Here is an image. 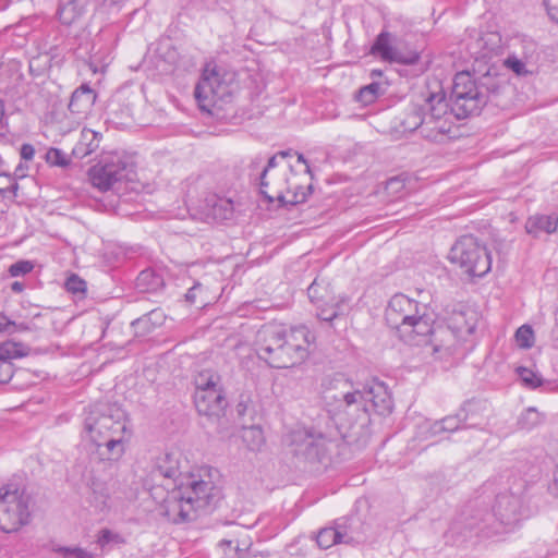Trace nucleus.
I'll return each mask as SVG.
<instances>
[{
	"label": "nucleus",
	"instance_id": "1",
	"mask_svg": "<svg viewBox=\"0 0 558 558\" xmlns=\"http://www.w3.org/2000/svg\"><path fill=\"white\" fill-rule=\"evenodd\" d=\"M223 497L222 474L203 465L182 476L165 499L163 508L170 520L184 521L198 509L216 508Z\"/></svg>",
	"mask_w": 558,
	"mask_h": 558
},
{
	"label": "nucleus",
	"instance_id": "2",
	"mask_svg": "<svg viewBox=\"0 0 558 558\" xmlns=\"http://www.w3.org/2000/svg\"><path fill=\"white\" fill-rule=\"evenodd\" d=\"M504 80L494 69L474 76L470 72L454 75L450 96V111L457 119L478 114L487 105L490 96L497 95Z\"/></svg>",
	"mask_w": 558,
	"mask_h": 558
},
{
	"label": "nucleus",
	"instance_id": "3",
	"mask_svg": "<svg viewBox=\"0 0 558 558\" xmlns=\"http://www.w3.org/2000/svg\"><path fill=\"white\" fill-rule=\"evenodd\" d=\"M314 340L305 327L269 329L263 333L257 352L271 367L288 368L308 356Z\"/></svg>",
	"mask_w": 558,
	"mask_h": 558
},
{
	"label": "nucleus",
	"instance_id": "4",
	"mask_svg": "<svg viewBox=\"0 0 558 558\" xmlns=\"http://www.w3.org/2000/svg\"><path fill=\"white\" fill-rule=\"evenodd\" d=\"M291 154V149L281 150L270 157L259 175L260 192L269 202L278 201L282 205H298L306 202L312 194L313 185L310 183L303 187L296 174L293 173L292 166L279 161Z\"/></svg>",
	"mask_w": 558,
	"mask_h": 558
},
{
	"label": "nucleus",
	"instance_id": "5",
	"mask_svg": "<svg viewBox=\"0 0 558 558\" xmlns=\"http://www.w3.org/2000/svg\"><path fill=\"white\" fill-rule=\"evenodd\" d=\"M29 496L24 487L9 483L0 487V529L15 532L31 519Z\"/></svg>",
	"mask_w": 558,
	"mask_h": 558
},
{
	"label": "nucleus",
	"instance_id": "6",
	"mask_svg": "<svg viewBox=\"0 0 558 558\" xmlns=\"http://www.w3.org/2000/svg\"><path fill=\"white\" fill-rule=\"evenodd\" d=\"M448 257L469 276L482 277L490 270L492 259L486 247L470 234L456 241Z\"/></svg>",
	"mask_w": 558,
	"mask_h": 558
},
{
	"label": "nucleus",
	"instance_id": "7",
	"mask_svg": "<svg viewBox=\"0 0 558 558\" xmlns=\"http://www.w3.org/2000/svg\"><path fill=\"white\" fill-rule=\"evenodd\" d=\"M134 165L126 156L113 153L105 156L88 170V178L94 187L101 192L113 190L122 181L130 180Z\"/></svg>",
	"mask_w": 558,
	"mask_h": 558
},
{
	"label": "nucleus",
	"instance_id": "8",
	"mask_svg": "<svg viewBox=\"0 0 558 558\" xmlns=\"http://www.w3.org/2000/svg\"><path fill=\"white\" fill-rule=\"evenodd\" d=\"M196 392L194 397L195 407L201 414L218 415L225 407L226 400L219 386V378L208 372L197 375Z\"/></svg>",
	"mask_w": 558,
	"mask_h": 558
},
{
	"label": "nucleus",
	"instance_id": "9",
	"mask_svg": "<svg viewBox=\"0 0 558 558\" xmlns=\"http://www.w3.org/2000/svg\"><path fill=\"white\" fill-rule=\"evenodd\" d=\"M195 98L203 110H208L218 101H223L231 95L230 86L215 70L205 71L194 90Z\"/></svg>",
	"mask_w": 558,
	"mask_h": 558
},
{
	"label": "nucleus",
	"instance_id": "10",
	"mask_svg": "<svg viewBox=\"0 0 558 558\" xmlns=\"http://www.w3.org/2000/svg\"><path fill=\"white\" fill-rule=\"evenodd\" d=\"M395 37L388 32H381L371 48V52L381 60L402 64H415L420 54L415 51L403 53L393 46Z\"/></svg>",
	"mask_w": 558,
	"mask_h": 558
},
{
	"label": "nucleus",
	"instance_id": "11",
	"mask_svg": "<svg viewBox=\"0 0 558 558\" xmlns=\"http://www.w3.org/2000/svg\"><path fill=\"white\" fill-rule=\"evenodd\" d=\"M425 108V119L428 123V131H437L438 133H444L445 126L440 125L439 122L441 119L446 118L448 114H452L450 111V104L447 102L444 93H433L430 94L422 105Z\"/></svg>",
	"mask_w": 558,
	"mask_h": 558
},
{
	"label": "nucleus",
	"instance_id": "12",
	"mask_svg": "<svg viewBox=\"0 0 558 558\" xmlns=\"http://www.w3.org/2000/svg\"><path fill=\"white\" fill-rule=\"evenodd\" d=\"M469 47L472 53L476 54V59H486L504 52L502 37L498 32L483 34Z\"/></svg>",
	"mask_w": 558,
	"mask_h": 558
},
{
	"label": "nucleus",
	"instance_id": "13",
	"mask_svg": "<svg viewBox=\"0 0 558 558\" xmlns=\"http://www.w3.org/2000/svg\"><path fill=\"white\" fill-rule=\"evenodd\" d=\"M95 100V92L87 84H83L73 92L69 110L76 120H82L90 112Z\"/></svg>",
	"mask_w": 558,
	"mask_h": 558
},
{
	"label": "nucleus",
	"instance_id": "14",
	"mask_svg": "<svg viewBox=\"0 0 558 558\" xmlns=\"http://www.w3.org/2000/svg\"><path fill=\"white\" fill-rule=\"evenodd\" d=\"M203 210L207 217L217 221H225L233 217L234 207L230 198L211 194L205 198Z\"/></svg>",
	"mask_w": 558,
	"mask_h": 558
},
{
	"label": "nucleus",
	"instance_id": "15",
	"mask_svg": "<svg viewBox=\"0 0 558 558\" xmlns=\"http://www.w3.org/2000/svg\"><path fill=\"white\" fill-rule=\"evenodd\" d=\"M388 308L396 314H426L427 312L426 304H421L402 293H397L390 299Z\"/></svg>",
	"mask_w": 558,
	"mask_h": 558
},
{
	"label": "nucleus",
	"instance_id": "16",
	"mask_svg": "<svg viewBox=\"0 0 558 558\" xmlns=\"http://www.w3.org/2000/svg\"><path fill=\"white\" fill-rule=\"evenodd\" d=\"M100 138V133L89 129H83L78 142L73 147L72 154L80 159L90 155L99 147Z\"/></svg>",
	"mask_w": 558,
	"mask_h": 558
},
{
	"label": "nucleus",
	"instance_id": "17",
	"mask_svg": "<svg viewBox=\"0 0 558 558\" xmlns=\"http://www.w3.org/2000/svg\"><path fill=\"white\" fill-rule=\"evenodd\" d=\"M216 298V294L210 293L202 282H195L185 293V301L196 310L207 308Z\"/></svg>",
	"mask_w": 558,
	"mask_h": 558
},
{
	"label": "nucleus",
	"instance_id": "18",
	"mask_svg": "<svg viewBox=\"0 0 558 558\" xmlns=\"http://www.w3.org/2000/svg\"><path fill=\"white\" fill-rule=\"evenodd\" d=\"M163 286L162 275L150 268L141 271L135 280V288L141 293L156 292Z\"/></svg>",
	"mask_w": 558,
	"mask_h": 558
},
{
	"label": "nucleus",
	"instance_id": "19",
	"mask_svg": "<svg viewBox=\"0 0 558 558\" xmlns=\"http://www.w3.org/2000/svg\"><path fill=\"white\" fill-rule=\"evenodd\" d=\"M558 225V217L536 215L527 219L525 223V230L533 236H538L539 233H553L556 231Z\"/></svg>",
	"mask_w": 558,
	"mask_h": 558
},
{
	"label": "nucleus",
	"instance_id": "20",
	"mask_svg": "<svg viewBox=\"0 0 558 558\" xmlns=\"http://www.w3.org/2000/svg\"><path fill=\"white\" fill-rule=\"evenodd\" d=\"M29 354V348L15 341H4L0 343V357L2 362L23 359Z\"/></svg>",
	"mask_w": 558,
	"mask_h": 558
},
{
	"label": "nucleus",
	"instance_id": "21",
	"mask_svg": "<svg viewBox=\"0 0 558 558\" xmlns=\"http://www.w3.org/2000/svg\"><path fill=\"white\" fill-rule=\"evenodd\" d=\"M402 126L407 131H415L418 128H429L427 120L425 119V108L422 105H413L411 111L407 114L402 121Z\"/></svg>",
	"mask_w": 558,
	"mask_h": 558
},
{
	"label": "nucleus",
	"instance_id": "22",
	"mask_svg": "<svg viewBox=\"0 0 558 558\" xmlns=\"http://www.w3.org/2000/svg\"><path fill=\"white\" fill-rule=\"evenodd\" d=\"M100 427L105 428L108 432V434H107L108 439H107L106 446L108 447V449L110 451L113 450V448L116 446H122V444L124 442V438L123 437L114 438L113 435L117 432L124 433L125 432L124 424H122L120 422H114L112 418H109V417H104L100 421Z\"/></svg>",
	"mask_w": 558,
	"mask_h": 558
},
{
	"label": "nucleus",
	"instance_id": "23",
	"mask_svg": "<svg viewBox=\"0 0 558 558\" xmlns=\"http://www.w3.org/2000/svg\"><path fill=\"white\" fill-rule=\"evenodd\" d=\"M242 438L247 449L252 451L262 450L266 442L264 430L258 426L245 428Z\"/></svg>",
	"mask_w": 558,
	"mask_h": 558
},
{
	"label": "nucleus",
	"instance_id": "24",
	"mask_svg": "<svg viewBox=\"0 0 558 558\" xmlns=\"http://www.w3.org/2000/svg\"><path fill=\"white\" fill-rule=\"evenodd\" d=\"M228 547L234 548L236 551V558H265L262 554L251 553L250 548L252 542L250 537L245 536L241 541H227L225 543Z\"/></svg>",
	"mask_w": 558,
	"mask_h": 558
},
{
	"label": "nucleus",
	"instance_id": "25",
	"mask_svg": "<svg viewBox=\"0 0 558 558\" xmlns=\"http://www.w3.org/2000/svg\"><path fill=\"white\" fill-rule=\"evenodd\" d=\"M342 535L341 533L333 527H326L318 532L317 534V544L322 548H330L335 544L339 543Z\"/></svg>",
	"mask_w": 558,
	"mask_h": 558
},
{
	"label": "nucleus",
	"instance_id": "26",
	"mask_svg": "<svg viewBox=\"0 0 558 558\" xmlns=\"http://www.w3.org/2000/svg\"><path fill=\"white\" fill-rule=\"evenodd\" d=\"M515 343L521 349H530L535 342L534 331L529 325H523L518 328L514 335Z\"/></svg>",
	"mask_w": 558,
	"mask_h": 558
},
{
	"label": "nucleus",
	"instance_id": "27",
	"mask_svg": "<svg viewBox=\"0 0 558 558\" xmlns=\"http://www.w3.org/2000/svg\"><path fill=\"white\" fill-rule=\"evenodd\" d=\"M380 85L378 83L368 84L362 88L356 94V100L363 105H369L376 100L379 96Z\"/></svg>",
	"mask_w": 558,
	"mask_h": 558
},
{
	"label": "nucleus",
	"instance_id": "28",
	"mask_svg": "<svg viewBox=\"0 0 558 558\" xmlns=\"http://www.w3.org/2000/svg\"><path fill=\"white\" fill-rule=\"evenodd\" d=\"M519 377L522 384L527 388H537L542 385V377L532 368L519 367Z\"/></svg>",
	"mask_w": 558,
	"mask_h": 558
},
{
	"label": "nucleus",
	"instance_id": "29",
	"mask_svg": "<svg viewBox=\"0 0 558 558\" xmlns=\"http://www.w3.org/2000/svg\"><path fill=\"white\" fill-rule=\"evenodd\" d=\"M35 267L34 262L21 259L15 262L9 267V274L11 277H20L29 274Z\"/></svg>",
	"mask_w": 558,
	"mask_h": 558
},
{
	"label": "nucleus",
	"instance_id": "30",
	"mask_svg": "<svg viewBox=\"0 0 558 558\" xmlns=\"http://www.w3.org/2000/svg\"><path fill=\"white\" fill-rule=\"evenodd\" d=\"M25 329L26 327L12 322L8 316H0V335L12 336Z\"/></svg>",
	"mask_w": 558,
	"mask_h": 558
},
{
	"label": "nucleus",
	"instance_id": "31",
	"mask_svg": "<svg viewBox=\"0 0 558 558\" xmlns=\"http://www.w3.org/2000/svg\"><path fill=\"white\" fill-rule=\"evenodd\" d=\"M59 19L63 24L70 25L72 24L77 17L78 13L75 11V5L72 2H69L64 5H62L59 11Z\"/></svg>",
	"mask_w": 558,
	"mask_h": 558
},
{
	"label": "nucleus",
	"instance_id": "32",
	"mask_svg": "<svg viewBox=\"0 0 558 558\" xmlns=\"http://www.w3.org/2000/svg\"><path fill=\"white\" fill-rule=\"evenodd\" d=\"M65 288L73 294L84 293L86 290V282L77 275H71L65 281Z\"/></svg>",
	"mask_w": 558,
	"mask_h": 558
},
{
	"label": "nucleus",
	"instance_id": "33",
	"mask_svg": "<svg viewBox=\"0 0 558 558\" xmlns=\"http://www.w3.org/2000/svg\"><path fill=\"white\" fill-rule=\"evenodd\" d=\"M17 189L19 184L14 178L9 174H0V193L2 195H7L8 193L16 195Z\"/></svg>",
	"mask_w": 558,
	"mask_h": 558
},
{
	"label": "nucleus",
	"instance_id": "34",
	"mask_svg": "<svg viewBox=\"0 0 558 558\" xmlns=\"http://www.w3.org/2000/svg\"><path fill=\"white\" fill-rule=\"evenodd\" d=\"M47 161L53 166L64 167L68 165L65 155L58 148H50L47 153Z\"/></svg>",
	"mask_w": 558,
	"mask_h": 558
},
{
	"label": "nucleus",
	"instance_id": "35",
	"mask_svg": "<svg viewBox=\"0 0 558 558\" xmlns=\"http://www.w3.org/2000/svg\"><path fill=\"white\" fill-rule=\"evenodd\" d=\"M404 179L400 177L390 178L386 183V190L390 194H399L404 190Z\"/></svg>",
	"mask_w": 558,
	"mask_h": 558
},
{
	"label": "nucleus",
	"instance_id": "36",
	"mask_svg": "<svg viewBox=\"0 0 558 558\" xmlns=\"http://www.w3.org/2000/svg\"><path fill=\"white\" fill-rule=\"evenodd\" d=\"M322 289L323 288L320 287V283L318 282L317 279H315L307 289V294L311 302L319 303L320 301L324 300L325 296L319 293Z\"/></svg>",
	"mask_w": 558,
	"mask_h": 558
},
{
	"label": "nucleus",
	"instance_id": "37",
	"mask_svg": "<svg viewBox=\"0 0 558 558\" xmlns=\"http://www.w3.org/2000/svg\"><path fill=\"white\" fill-rule=\"evenodd\" d=\"M505 64L518 75H521L525 72V64L515 57H509L505 61Z\"/></svg>",
	"mask_w": 558,
	"mask_h": 558
},
{
	"label": "nucleus",
	"instance_id": "38",
	"mask_svg": "<svg viewBox=\"0 0 558 558\" xmlns=\"http://www.w3.org/2000/svg\"><path fill=\"white\" fill-rule=\"evenodd\" d=\"M544 4L550 19L558 23V0H544Z\"/></svg>",
	"mask_w": 558,
	"mask_h": 558
},
{
	"label": "nucleus",
	"instance_id": "39",
	"mask_svg": "<svg viewBox=\"0 0 558 558\" xmlns=\"http://www.w3.org/2000/svg\"><path fill=\"white\" fill-rule=\"evenodd\" d=\"M35 148L31 144H23L21 147V158L28 161L34 158Z\"/></svg>",
	"mask_w": 558,
	"mask_h": 558
},
{
	"label": "nucleus",
	"instance_id": "40",
	"mask_svg": "<svg viewBox=\"0 0 558 558\" xmlns=\"http://www.w3.org/2000/svg\"><path fill=\"white\" fill-rule=\"evenodd\" d=\"M113 538H114V536L111 534L110 531L104 530L99 534L98 543L100 544V546H105L106 544H108Z\"/></svg>",
	"mask_w": 558,
	"mask_h": 558
},
{
	"label": "nucleus",
	"instance_id": "41",
	"mask_svg": "<svg viewBox=\"0 0 558 558\" xmlns=\"http://www.w3.org/2000/svg\"><path fill=\"white\" fill-rule=\"evenodd\" d=\"M296 155H298V161L305 165V173L308 174L310 179L312 180L313 173H312V170H311V167H310L307 160L304 158V156L302 154L296 153Z\"/></svg>",
	"mask_w": 558,
	"mask_h": 558
},
{
	"label": "nucleus",
	"instance_id": "42",
	"mask_svg": "<svg viewBox=\"0 0 558 558\" xmlns=\"http://www.w3.org/2000/svg\"><path fill=\"white\" fill-rule=\"evenodd\" d=\"M12 376V367L11 365H7L3 373L0 375V383L8 381Z\"/></svg>",
	"mask_w": 558,
	"mask_h": 558
},
{
	"label": "nucleus",
	"instance_id": "43",
	"mask_svg": "<svg viewBox=\"0 0 558 558\" xmlns=\"http://www.w3.org/2000/svg\"><path fill=\"white\" fill-rule=\"evenodd\" d=\"M3 117H4V104L0 99V135L3 134Z\"/></svg>",
	"mask_w": 558,
	"mask_h": 558
},
{
	"label": "nucleus",
	"instance_id": "44",
	"mask_svg": "<svg viewBox=\"0 0 558 558\" xmlns=\"http://www.w3.org/2000/svg\"><path fill=\"white\" fill-rule=\"evenodd\" d=\"M11 289L14 292H22L24 289V284L22 282L15 281L11 284Z\"/></svg>",
	"mask_w": 558,
	"mask_h": 558
},
{
	"label": "nucleus",
	"instance_id": "45",
	"mask_svg": "<svg viewBox=\"0 0 558 558\" xmlns=\"http://www.w3.org/2000/svg\"><path fill=\"white\" fill-rule=\"evenodd\" d=\"M147 324H148V320H147V319H145V318H142V317L137 318L136 320H134V322L132 323V325H133L134 327H137V326H140V325H144V326H146Z\"/></svg>",
	"mask_w": 558,
	"mask_h": 558
},
{
	"label": "nucleus",
	"instance_id": "46",
	"mask_svg": "<svg viewBox=\"0 0 558 558\" xmlns=\"http://www.w3.org/2000/svg\"><path fill=\"white\" fill-rule=\"evenodd\" d=\"M403 323L409 325L415 324L414 316H405Z\"/></svg>",
	"mask_w": 558,
	"mask_h": 558
},
{
	"label": "nucleus",
	"instance_id": "47",
	"mask_svg": "<svg viewBox=\"0 0 558 558\" xmlns=\"http://www.w3.org/2000/svg\"><path fill=\"white\" fill-rule=\"evenodd\" d=\"M554 486L558 490V466H557V470L555 472Z\"/></svg>",
	"mask_w": 558,
	"mask_h": 558
},
{
	"label": "nucleus",
	"instance_id": "48",
	"mask_svg": "<svg viewBox=\"0 0 558 558\" xmlns=\"http://www.w3.org/2000/svg\"><path fill=\"white\" fill-rule=\"evenodd\" d=\"M262 162V158H256L255 160L252 161V167H257L259 163Z\"/></svg>",
	"mask_w": 558,
	"mask_h": 558
},
{
	"label": "nucleus",
	"instance_id": "49",
	"mask_svg": "<svg viewBox=\"0 0 558 558\" xmlns=\"http://www.w3.org/2000/svg\"><path fill=\"white\" fill-rule=\"evenodd\" d=\"M156 311H157V308H151V310L147 311L146 314L153 315V314H155Z\"/></svg>",
	"mask_w": 558,
	"mask_h": 558
}]
</instances>
